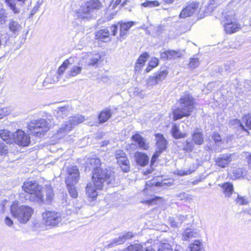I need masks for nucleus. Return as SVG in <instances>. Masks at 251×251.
Segmentation results:
<instances>
[{
    "label": "nucleus",
    "instance_id": "nucleus-1",
    "mask_svg": "<svg viewBox=\"0 0 251 251\" xmlns=\"http://www.w3.org/2000/svg\"><path fill=\"white\" fill-rule=\"evenodd\" d=\"M22 188L24 192L20 193L19 198L23 202L27 201L39 203L45 202L42 187L35 181L25 182Z\"/></svg>",
    "mask_w": 251,
    "mask_h": 251
},
{
    "label": "nucleus",
    "instance_id": "nucleus-2",
    "mask_svg": "<svg viewBox=\"0 0 251 251\" xmlns=\"http://www.w3.org/2000/svg\"><path fill=\"white\" fill-rule=\"evenodd\" d=\"M179 102L180 106L174 110L173 112L175 121L184 117L189 116L194 107V99L191 95L187 92L181 96Z\"/></svg>",
    "mask_w": 251,
    "mask_h": 251
},
{
    "label": "nucleus",
    "instance_id": "nucleus-3",
    "mask_svg": "<svg viewBox=\"0 0 251 251\" xmlns=\"http://www.w3.org/2000/svg\"><path fill=\"white\" fill-rule=\"evenodd\" d=\"M114 179V173L106 168L102 167L93 171L92 181L98 190H102L105 184L112 183Z\"/></svg>",
    "mask_w": 251,
    "mask_h": 251
},
{
    "label": "nucleus",
    "instance_id": "nucleus-4",
    "mask_svg": "<svg viewBox=\"0 0 251 251\" xmlns=\"http://www.w3.org/2000/svg\"><path fill=\"white\" fill-rule=\"evenodd\" d=\"M51 126V121L50 119L40 118L31 121L27 126V128L31 134L41 138Z\"/></svg>",
    "mask_w": 251,
    "mask_h": 251
},
{
    "label": "nucleus",
    "instance_id": "nucleus-5",
    "mask_svg": "<svg viewBox=\"0 0 251 251\" xmlns=\"http://www.w3.org/2000/svg\"><path fill=\"white\" fill-rule=\"evenodd\" d=\"M101 7L102 3L99 0H88L76 11V16L78 19L88 20L91 19L92 13L100 9Z\"/></svg>",
    "mask_w": 251,
    "mask_h": 251
},
{
    "label": "nucleus",
    "instance_id": "nucleus-6",
    "mask_svg": "<svg viewBox=\"0 0 251 251\" xmlns=\"http://www.w3.org/2000/svg\"><path fill=\"white\" fill-rule=\"evenodd\" d=\"M68 176L65 180L67 189L70 196L73 198L77 197L75 184L79 179V172L76 166H72L68 169Z\"/></svg>",
    "mask_w": 251,
    "mask_h": 251
},
{
    "label": "nucleus",
    "instance_id": "nucleus-7",
    "mask_svg": "<svg viewBox=\"0 0 251 251\" xmlns=\"http://www.w3.org/2000/svg\"><path fill=\"white\" fill-rule=\"evenodd\" d=\"M10 211L13 216L22 224L26 223L33 212V209L31 207L25 205L19 206L17 204L12 205Z\"/></svg>",
    "mask_w": 251,
    "mask_h": 251
},
{
    "label": "nucleus",
    "instance_id": "nucleus-8",
    "mask_svg": "<svg viewBox=\"0 0 251 251\" xmlns=\"http://www.w3.org/2000/svg\"><path fill=\"white\" fill-rule=\"evenodd\" d=\"M84 120V117L82 115H77L70 118L69 121L62 124L61 126L58 129L57 133L64 136L71 131L76 125L81 123Z\"/></svg>",
    "mask_w": 251,
    "mask_h": 251
},
{
    "label": "nucleus",
    "instance_id": "nucleus-9",
    "mask_svg": "<svg viewBox=\"0 0 251 251\" xmlns=\"http://www.w3.org/2000/svg\"><path fill=\"white\" fill-rule=\"evenodd\" d=\"M115 156L123 172H129L130 170V165L126 153L123 150H119L116 151Z\"/></svg>",
    "mask_w": 251,
    "mask_h": 251
},
{
    "label": "nucleus",
    "instance_id": "nucleus-10",
    "mask_svg": "<svg viewBox=\"0 0 251 251\" xmlns=\"http://www.w3.org/2000/svg\"><path fill=\"white\" fill-rule=\"evenodd\" d=\"M42 217L47 226H55L61 220L60 214L55 211H48L42 213Z\"/></svg>",
    "mask_w": 251,
    "mask_h": 251
},
{
    "label": "nucleus",
    "instance_id": "nucleus-11",
    "mask_svg": "<svg viewBox=\"0 0 251 251\" xmlns=\"http://www.w3.org/2000/svg\"><path fill=\"white\" fill-rule=\"evenodd\" d=\"M13 140L15 143L20 146L26 147L30 143V138L29 135L22 130L18 129L12 134Z\"/></svg>",
    "mask_w": 251,
    "mask_h": 251
},
{
    "label": "nucleus",
    "instance_id": "nucleus-12",
    "mask_svg": "<svg viewBox=\"0 0 251 251\" xmlns=\"http://www.w3.org/2000/svg\"><path fill=\"white\" fill-rule=\"evenodd\" d=\"M199 3L196 1H193L189 3L184 8L179 14L180 18H185L190 17L195 14L199 9Z\"/></svg>",
    "mask_w": 251,
    "mask_h": 251
},
{
    "label": "nucleus",
    "instance_id": "nucleus-13",
    "mask_svg": "<svg viewBox=\"0 0 251 251\" xmlns=\"http://www.w3.org/2000/svg\"><path fill=\"white\" fill-rule=\"evenodd\" d=\"M6 6L14 14H18L21 11V7L26 0H2Z\"/></svg>",
    "mask_w": 251,
    "mask_h": 251
},
{
    "label": "nucleus",
    "instance_id": "nucleus-14",
    "mask_svg": "<svg viewBox=\"0 0 251 251\" xmlns=\"http://www.w3.org/2000/svg\"><path fill=\"white\" fill-rule=\"evenodd\" d=\"M134 236V234L132 232H127L122 235H120L119 237L114 239L107 245L108 248H111L116 246H118L124 244L126 240L130 239Z\"/></svg>",
    "mask_w": 251,
    "mask_h": 251
},
{
    "label": "nucleus",
    "instance_id": "nucleus-15",
    "mask_svg": "<svg viewBox=\"0 0 251 251\" xmlns=\"http://www.w3.org/2000/svg\"><path fill=\"white\" fill-rule=\"evenodd\" d=\"M7 27L9 31L11 33L10 34L15 37L19 35L22 29L21 24L14 19H11L9 21Z\"/></svg>",
    "mask_w": 251,
    "mask_h": 251
},
{
    "label": "nucleus",
    "instance_id": "nucleus-16",
    "mask_svg": "<svg viewBox=\"0 0 251 251\" xmlns=\"http://www.w3.org/2000/svg\"><path fill=\"white\" fill-rule=\"evenodd\" d=\"M168 74L166 70H164L156 74L154 76H150L147 80L148 86H153L156 85L159 82L164 80Z\"/></svg>",
    "mask_w": 251,
    "mask_h": 251
},
{
    "label": "nucleus",
    "instance_id": "nucleus-17",
    "mask_svg": "<svg viewBox=\"0 0 251 251\" xmlns=\"http://www.w3.org/2000/svg\"><path fill=\"white\" fill-rule=\"evenodd\" d=\"M224 0H208L204 9H203V8H201L200 10L205 13L206 15L210 14Z\"/></svg>",
    "mask_w": 251,
    "mask_h": 251
},
{
    "label": "nucleus",
    "instance_id": "nucleus-18",
    "mask_svg": "<svg viewBox=\"0 0 251 251\" xmlns=\"http://www.w3.org/2000/svg\"><path fill=\"white\" fill-rule=\"evenodd\" d=\"M131 139L138 144L140 149L144 150H148L149 149V143L139 133L133 135Z\"/></svg>",
    "mask_w": 251,
    "mask_h": 251
},
{
    "label": "nucleus",
    "instance_id": "nucleus-19",
    "mask_svg": "<svg viewBox=\"0 0 251 251\" xmlns=\"http://www.w3.org/2000/svg\"><path fill=\"white\" fill-rule=\"evenodd\" d=\"M187 219V216L179 215L176 217H169L168 222L170 226L174 228L179 227L183 222Z\"/></svg>",
    "mask_w": 251,
    "mask_h": 251
},
{
    "label": "nucleus",
    "instance_id": "nucleus-20",
    "mask_svg": "<svg viewBox=\"0 0 251 251\" xmlns=\"http://www.w3.org/2000/svg\"><path fill=\"white\" fill-rule=\"evenodd\" d=\"M86 168L92 169L95 171L97 168H101L102 163L98 157L88 158L86 161Z\"/></svg>",
    "mask_w": 251,
    "mask_h": 251
},
{
    "label": "nucleus",
    "instance_id": "nucleus-21",
    "mask_svg": "<svg viewBox=\"0 0 251 251\" xmlns=\"http://www.w3.org/2000/svg\"><path fill=\"white\" fill-rule=\"evenodd\" d=\"M155 136L158 151L162 152L166 148L167 141L163 134L161 133H156L155 134Z\"/></svg>",
    "mask_w": 251,
    "mask_h": 251
},
{
    "label": "nucleus",
    "instance_id": "nucleus-22",
    "mask_svg": "<svg viewBox=\"0 0 251 251\" xmlns=\"http://www.w3.org/2000/svg\"><path fill=\"white\" fill-rule=\"evenodd\" d=\"M231 156V154H223L216 159L217 165L222 168L226 167L232 161Z\"/></svg>",
    "mask_w": 251,
    "mask_h": 251
},
{
    "label": "nucleus",
    "instance_id": "nucleus-23",
    "mask_svg": "<svg viewBox=\"0 0 251 251\" xmlns=\"http://www.w3.org/2000/svg\"><path fill=\"white\" fill-rule=\"evenodd\" d=\"M137 163L141 166L146 165L149 162V157L147 154L141 152H137L135 154Z\"/></svg>",
    "mask_w": 251,
    "mask_h": 251
},
{
    "label": "nucleus",
    "instance_id": "nucleus-24",
    "mask_svg": "<svg viewBox=\"0 0 251 251\" xmlns=\"http://www.w3.org/2000/svg\"><path fill=\"white\" fill-rule=\"evenodd\" d=\"M119 24L120 26V35L121 38L124 39L130 28L134 25V23L133 22H128L127 23L120 22Z\"/></svg>",
    "mask_w": 251,
    "mask_h": 251
},
{
    "label": "nucleus",
    "instance_id": "nucleus-25",
    "mask_svg": "<svg viewBox=\"0 0 251 251\" xmlns=\"http://www.w3.org/2000/svg\"><path fill=\"white\" fill-rule=\"evenodd\" d=\"M112 116L111 110L110 109H105L101 111L98 115V120L100 124H102L107 121Z\"/></svg>",
    "mask_w": 251,
    "mask_h": 251
},
{
    "label": "nucleus",
    "instance_id": "nucleus-26",
    "mask_svg": "<svg viewBox=\"0 0 251 251\" xmlns=\"http://www.w3.org/2000/svg\"><path fill=\"white\" fill-rule=\"evenodd\" d=\"M70 107L69 105L57 107L55 110V115L57 118H63L69 114Z\"/></svg>",
    "mask_w": 251,
    "mask_h": 251
},
{
    "label": "nucleus",
    "instance_id": "nucleus-27",
    "mask_svg": "<svg viewBox=\"0 0 251 251\" xmlns=\"http://www.w3.org/2000/svg\"><path fill=\"white\" fill-rule=\"evenodd\" d=\"M97 189H98L93 182V183H89L86 187V194L89 198L94 200L98 196Z\"/></svg>",
    "mask_w": 251,
    "mask_h": 251
},
{
    "label": "nucleus",
    "instance_id": "nucleus-28",
    "mask_svg": "<svg viewBox=\"0 0 251 251\" xmlns=\"http://www.w3.org/2000/svg\"><path fill=\"white\" fill-rule=\"evenodd\" d=\"M192 140L196 145H201L204 143L203 134L199 129L195 130L192 135Z\"/></svg>",
    "mask_w": 251,
    "mask_h": 251
},
{
    "label": "nucleus",
    "instance_id": "nucleus-29",
    "mask_svg": "<svg viewBox=\"0 0 251 251\" xmlns=\"http://www.w3.org/2000/svg\"><path fill=\"white\" fill-rule=\"evenodd\" d=\"M82 68L80 66L74 65L67 72L68 78L76 76L81 73Z\"/></svg>",
    "mask_w": 251,
    "mask_h": 251
},
{
    "label": "nucleus",
    "instance_id": "nucleus-30",
    "mask_svg": "<svg viewBox=\"0 0 251 251\" xmlns=\"http://www.w3.org/2000/svg\"><path fill=\"white\" fill-rule=\"evenodd\" d=\"M109 31L107 29H100L95 33L96 39L100 40L102 41H105L106 39L109 37Z\"/></svg>",
    "mask_w": 251,
    "mask_h": 251
},
{
    "label": "nucleus",
    "instance_id": "nucleus-31",
    "mask_svg": "<svg viewBox=\"0 0 251 251\" xmlns=\"http://www.w3.org/2000/svg\"><path fill=\"white\" fill-rule=\"evenodd\" d=\"M11 133L5 129L0 130V137L3 141H5L7 144H11L13 142V139L10 137Z\"/></svg>",
    "mask_w": 251,
    "mask_h": 251
},
{
    "label": "nucleus",
    "instance_id": "nucleus-32",
    "mask_svg": "<svg viewBox=\"0 0 251 251\" xmlns=\"http://www.w3.org/2000/svg\"><path fill=\"white\" fill-rule=\"evenodd\" d=\"M73 60V58L70 57L66 60H65L62 65L59 67L58 70V76H61L63 75L65 71L67 69V68L69 67V65H71L73 63L72 61Z\"/></svg>",
    "mask_w": 251,
    "mask_h": 251
},
{
    "label": "nucleus",
    "instance_id": "nucleus-33",
    "mask_svg": "<svg viewBox=\"0 0 251 251\" xmlns=\"http://www.w3.org/2000/svg\"><path fill=\"white\" fill-rule=\"evenodd\" d=\"M171 133L174 138L179 139L186 137V133H182L179 129L178 126L176 124H174L172 129Z\"/></svg>",
    "mask_w": 251,
    "mask_h": 251
},
{
    "label": "nucleus",
    "instance_id": "nucleus-34",
    "mask_svg": "<svg viewBox=\"0 0 251 251\" xmlns=\"http://www.w3.org/2000/svg\"><path fill=\"white\" fill-rule=\"evenodd\" d=\"M229 124L231 126H234L235 128H239L242 130L247 132L248 134H250L248 130L245 128L243 125L241 124L240 121L237 119L230 120L229 122Z\"/></svg>",
    "mask_w": 251,
    "mask_h": 251
},
{
    "label": "nucleus",
    "instance_id": "nucleus-35",
    "mask_svg": "<svg viewBox=\"0 0 251 251\" xmlns=\"http://www.w3.org/2000/svg\"><path fill=\"white\" fill-rule=\"evenodd\" d=\"M197 234V232L194 229L189 228H186L183 233V240H189L193 237H196Z\"/></svg>",
    "mask_w": 251,
    "mask_h": 251
},
{
    "label": "nucleus",
    "instance_id": "nucleus-36",
    "mask_svg": "<svg viewBox=\"0 0 251 251\" xmlns=\"http://www.w3.org/2000/svg\"><path fill=\"white\" fill-rule=\"evenodd\" d=\"M225 30L227 33L231 34L237 31L240 28V25L235 23L226 24L224 26Z\"/></svg>",
    "mask_w": 251,
    "mask_h": 251
},
{
    "label": "nucleus",
    "instance_id": "nucleus-37",
    "mask_svg": "<svg viewBox=\"0 0 251 251\" xmlns=\"http://www.w3.org/2000/svg\"><path fill=\"white\" fill-rule=\"evenodd\" d=\"M101 58V55L99 53L92 55L88 62V65L91 66H97L98 62Z\"/></svg>",
    "mask_w": 251,
    "mask_h": 251
},
{
    "label": "nucleus",
    "instance_id": "nucleus-38",
    "mask_svg": "<svg viewBox=\"0 0 251 251\" xmlns=\"http://www.w3.org/2000/svg\"><path fill=\"white\" fill-rule=\"evenodd\" d=\"M200 64V61L199 58L196 55H194L189 59L188 67L191 70H194L199 67Z\"/></svg>",
    "mask_w": 251,
    "mask_h": 251
},
{
    "label": "nucleus",
    "instance_id": "nucleus-39",
    "mask_svg": "<svg viewBox=\"0 0 251 251\" xmlns=\"http://www.w3.org/2000/svg\"><path fill=\"white\" fill-rule=\"evenodd\" d=\"M222 188L226 196L229 197L233 191V185L230 183L226 182L223 185Z\"/></svg>",
    "mask_w": 251,
    "mask_h": 251
},
{
    "label": "nucleus",
    "instance_id": "nucleus-40",
    "mask_svg": "<svg viewBox=\"0 0 251 251\" xmlns=\"http://www.w3.org/2000/svg\"><path fill=\"white\" fill-rule=\"evenodd\" d=\"M8 20V13L3 7L0 8V25L6 24Z\"/></svg>",
    "mask_w": 251,
    "mask_h": 251
},
{
    "label": "nucleus",
    "instance_id": "nucleus-41",
    "mask_svg": "<svg viewBox=\"0 0 251 251\" xmlns=\"http://www.w3.org/2000/svg\"><path fill=\"white\" fill-rule=\"evenodd\" d=\"M223 14L224 15V17L222 19V22L224 26L226 24L234 23V16L232 14H230L229 13H225V14L223 13Z\"/></svg>",
    "mask_w": 251,
    "mask_h": 251
},
{
    "label": "nucleus",
    "instance_id": "nucleus-42",
    "mask_svg": "<svg viewBox=\"0 0 251 251\" xmlns=\"http://www.w3.org/2000/svg\"><path fill=\"white\" fill-rule=\"evenodd\" d=\"M195 146L193 142L186 140L183 143V150L186 152H191L194 149Z\"/></svg>",
    "mask_w": 251,
    "mask_h": 251
},
{
    "label": "nucleus",
    "instance_id": "nucleus-43",
    "mask_svg": "<svg viewBox=\"0 0 251 251\" xmlns=\"http://www.w3.org/2000/svg\"><path fill=\"white\" fill-rule=\"evenodd\" d=\"M211 138L215 142L216 145L219 146L222 142L221 135L217 132L214 131L211 134Z\"/></svg>",
    "mask_w": 251,
    "mask_h": 251
},
{
    "label": "nucleus",
    "instance_id": "nucleus-44",
    "mask_svg": "<svg viewBox=\"0 0 251 251\" xmlns=\"http://www.w3.org/2000/svg\"><path fill=\"white\" fill-rule=\"evenodd\" d=\"M189 251H201V243L199 241H195L189 246Z\"/></svg>",
    "mask_w": 251,
    "mask_h": 251
},
{
    "label": "nucleus",
    "instance_id": "nucleus-45",
    "mask_svg": "<svg viewBox=\"0 0 251 251\" xmlns=\"http://www.w3.org/2000/svg\"><path fill=\"white\" fill-rule=\"evenodd\" d=\"M160 198L157 196H154L153 197H152L151 198L146 200L145 201H142L141 202L144 204H145L146 205H152L154 204H157V201L160 200Z\"/></svg>",
    "mask_w": 251,
    "mask_h": 251
},
{
    "label": "nucleus",
    "instance_id": "nucleus-46",
    "mask_svg": "<svg viewBox=\"0 0 251 251\" xmlns=\"http://www.w3.org/2000/svg\"><path fill=\"white\" fill-rule=\"evenodd\" d=\"M124 251H143V248L141 245L135 244L129 246Z\"/></svg>",
    "mask_w": 251,
    "mask_h": 251
},
{
    "label": "nucleus",
    "instance_id": "nucleus-47",
    "mask_svg": "<svg viewBox=\"0 0 251 251\" xmlns=\"http://www.w3.org/2000/svg\"><path fill=\"white\" fill-rule=\"evenodd\" d=\"M46 201L47 202H50L53 198V193L52 188L50 186L47 187L46 189Z\"/></svg>",
    "mask_w": 251,
    "mask_h": 251
},
{
    "label": "nucleus",
    "instance_id": "nucleus-48",
    "mask_svg": "<svg viewBox=\"0 0 251 251\" xmlns=\"http://www.w3.org/2000/svg\"><path fill=\"white\" fill-rule=\"evenodd\" d=\"M176 197L179 200L190 201L192 200V196L185 192H182L177 194Z\"/></svg>",
    "mask_w": 251,
    "mask_h": 251
},
{
    "label": "nucleus",
    "instance_id": "nucleus-49",
    "mask_svg": "<svg viewBox=\"0 0 251 251\" xmlns=\"http://www.w3.org/2000/svg\"><path fill=\"white\" fill-rule=\"evenodd\" d=\"M235 201L236 203L240 205H247L249 203L248 198L245 197H242L239 195H238Z\"/></svg>",
    "mask_w": 251,
    "mask_h": 251
},
{
    "label": "nucleus",
    "instance_id": "nucleus-50",
    "mask_svg": "<svg viewBox=\"0 0 251 251\" xmlns=\"http://www.w3.org/2000/svg\"><path fill=\"white\" fill-rule=\"evenodd\" d=\"M168 54H169V59L171 60L172 59L179 58L181 56V53L179 51H175L174 50H169Z\"/></svg>",
    "mask_w": 251,
    "mask_h": 251
},
{
    "label": "nucleus",
    "instance_id": "nucleus-51",
    "mask_svg": "<svg viewBox=\"0 0 251 251\" xmlns=\"http://www.w3.org/2000/svg\"><path fill=\"white\" fill-rule=\"evenodd\" d=\"M159 5V3L156 1H147L142 3V6L150 8L154 7Z\"/></svg>",
    "mask_w": 251,
    "mask_h": 251
},
{
    "label": "nucleus",
    "instance_id": "nucleus-52",
    "mask_svg": "<svg viewBox=\"0 0 251 251\" xmlns=\"http://www.w3.org/2000/svg\"><path fill=\"white\" fill-rule=\"evenodd\" d=\"M158 251H173V250L169 244L163 243L160 245Z\"/></svg>",
    "mask_w": 251,
    "mask_h": 251
},
{
    "label": "nucleus",
    "instance_id": "nucleus-53",
    "mask_svg": "<svg viewBox=\"0 0 251 251\" xmlns=\"http://www.w3.org/2000/svg\"><path fill=\"white\" fill-rule=\"evenodd\" d=\"M243 121L245 122L246 126L249 129H251V115H245L243 117Z\"/></svg>",
    "mask_w": 251,
    "mask_h": 251
},
{
    "label": "nucleus",
    "instance_id": "nucleus-54",
    "mask_svg": "<svg viewBox=\"0 0 251 251\" xmlns=\"http://www.w3.org/2000/svg\"><path fill=\"white\" fill-rule=\"evenodd\" d=\"M8 152L7 147L4 142L0 141V154L1 155H5Z\"/></svg>",
    "mask_w": 251,
    "mask_h": 251
},
{
    "label": "nucleus",
    "instance_id": "nucleus-55",
    "mask_svg": "<svg viewBox=\"0 0 251 251\" xmlns=\"http://www.w3.org/2000/svg\"><path fill=\"white\" fill-rule=\"evenodd\" d=\"M149 57V55L147 52H144L139 56V58L137 60H140V63L143 64L144 66L146 61L147 60L148 57Z\"/></svg>",
    "mask_w": 251,
    "mask_h": 251
},
{
    "label": "nucleus",
    "instance_id": "nucleus-56",
    "mask_svg": "<svg viewBox=\"0 0 251 251\" xmlns=\"http://www.w3.org/2000/svg\"><path fill=\"white\" fill-rule=\"evenodd\" d=\"M161 153L162 152L157 151L155 153H153L151 161V165H152L155 162L157 159L158 158V157L159 156Z\"/></svg>",
    "mask_w": 251,
    "mask_h": 251
},
{
    "label": "nucleus",
    "instance_id": "nucleus-57",
    "mask_svg": "<svg viewBox=\"0 0 251 251\" xmlns=\"http://www.w3.org/2000/svg\"><path fill=\"white\" fill-rule=\"evenodd\" d=\"M158 59L156 57L152 58L151 61L149 62V64L153 68L156 67L158 65Z\"/></svg>",
    "mask_w": 251,
    "mask_h": 251
},
{
    "label": "nucleus",
    "instance_id": "nucleus-58",
    "mask_svg": "<svg viewBox=\"0 0 251 251\" xmlns=\"http://www.w3.org/2000/svg\"><path fill=\"white\" fill-rule=\"evenodd\" d=\"M42 4V2L38 1L35 6L33 8V9L31 10L30 12V16H33L35 13L38 11V9L40 5Z\"/></svg>",
    "mask_w": 251,
    "mask_h": 251
},
{
    "label": "nucleus",
    "instance_id": "nucleus-59",
    "mask_svg": "<svg viewBox=\"0 0 251 251\" xmlns=\"http://www.w3.org/2000/svg\"><path fill=\"white\" fill-rule=\"evenodd\" d=\"M9 114V112L6 108H0V119Z\"/></svg>",
    "mask_w": 251,
    "mask_h": 251
},
{
    "label": "nucleus",
    "instance_id": "nucleus-60",
    "mask_svg": "<svg viewBox=\"0 0 251 251\" xmlns=\"http://www.w3.org/2000/svg\"><path fill=\"white\" fill-rule=\"evenodd\" d=\"M140 60H137V62L136 63L135 66V71L136 72L139 73L141 71L142 68L143 67V64H142L140 63Z\"/></svg>",
    "mask_w": 251,
    "mask_h": 251
},
{
    "label": "nucleus",
    "instance_id": "nucleus-61",
    "mask_svg": "<svg viewBox=\"0 0 251 251\" xmlns=\"http://www.w3.org/2000/svg\"><path fill=\"white\" fill-rule=\"evenodd\" d=\"M161 58L164 60H169V54L168 50L163 51L160 54Z\"/></svg>",
    "mask_w": 251,
    "mask_h": 251
},
{
    "label": "nucleus",
    "instance_id": "nucleus-62",
    "mask_svg": "<svg viewBox=\"0 0 251 251\" xmlns=\"http://www.w3.org/2000/svg\"><path fill=\"white\" fill-rule=\"evenodd\" d=\"M110 29L111 30L112 35L113 36H115L118 30V25H113L111 27Z\"/></svg>",
    "mask_w": 251,
    "mask_h": 251
},
{
    "label": "nucleus",
    "instance_id": "nucleus-63",
    "mask_svg": "<svg viewBox=\"0 0 251 251\" xmlns=\"http://www.w3.org/2000/svg\"><path fill=\"white\" fill-rule=\"evenodd\" d=\"M4 221L5 224L8 226H11L13 224L12 220L8 216L5 217Z\"/></svg>",
    "mask_w": 251,
    "mask_h": 251
},
{
    "label": "nucleus",
    "instance_id": "nucleus-64",
    "mask_svg": "<svg viewBox=\"0 0 251 251\" xmlns=\"http://www.w3.org/2000/svg\"><path fill=\"white\" fill-rule=\"evenodd\" d=\"M109 79V78L107 75H103L100 78V80L104 83H108Z\"/></svg>",
    "mask_w": 251,
    "mask_h": 251
}]
</instances>
